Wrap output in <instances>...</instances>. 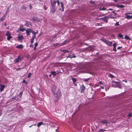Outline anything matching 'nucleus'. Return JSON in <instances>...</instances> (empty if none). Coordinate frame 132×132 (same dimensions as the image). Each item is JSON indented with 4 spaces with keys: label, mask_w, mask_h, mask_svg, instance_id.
<instances>
[{
    "label": "nucleus",
    "mask_w": 132,
    "mask_h": 132,
    "mask_svg": "<svg viewBox=\"0 0 132 132\" xmlns=\"http://www.w3.org/2000/svg\"><path fill=\"white\" fill-rule=\"evenodd\" d=\"M119 25V24L118 22H117L115 24V25L116 26H118Z\"/></svg>",
    "instance_id": "obj_41"
},
{
    "label": "nucleus",
    "mask_w": 132,
    "mask_h": 132,
    "mask_svg": "<svg viewBox=\"0 0 132 132\" xmlns=\"http://www.w3.org/2000/svg\"><path fill=\"white\" fill-rule=\"evenodd\" d=\"M23 36H20L18 37L19 39H23Z\"/></svg>",
    "instance_id": "obj_32"
},
{
    "label": "nucleus",
    "mask_w": 132,
    "mask_h": 132,
    "mask_svg": "<svg viewBox=\"0 0 132 132\" xmlns=\"http://www.w3.org/2000/svg\"><path fill=\"white\" fill-rule=\"evenodd\" d=\"M5 35L7 36V39L9 41L11 38H12V37L11 36V34L9 31H7L5 34Z\"/></svg>",
    "instance_id": "obj_2"
},
{
    "label": "nucleus",
    "mask_w": 132,
    "mask_h": 132,
    "mask_svg": "<svg viewBox=\"0 0 132 132\" xmlns=\"http://www.w3.org/2000/svg\"><path fill=\"white\" fill-rule=\"evenodd\" d=\"M80 89L81 93H84V90L85 89V87L83 84H82V86H80Z\"/></svg>",
    "instance_id": "obj_7"
},
{
    "label": "nucleus",
    "mask_w": 132,
    "mask_h": 132,
    "mask_svg": "<svg viewBox=\"0 0 132 132\" xmlns=\"http://www.w3.org/2000/svg\"><path fill=\"white\" fill-rule=\"evenodd\" d=\"M56 9L57 7L56 6H52L51 11L52 12H54L56 11Z\"/></svg>",
    "instance_id": "obj_9"
},
{
    "label": "nucleus",
    "mask_w": 132,
    "mask_h": 132,
    "mask_svg": "<svg viewBox=\"0 0 132 132\" xmlns=\"http://www.w3.org/2000/svg\"><path fill=\"white\" fill-rule=\"evenodd\" d=\"M128 14H130V13H126L125 14V15L126 16V18L128 19H130L132 18V15H128Z\"/></svg>",
    "instance_id": "obj_12"
},
{
    "label": "nucleus",
    "mask_w": 132,
    "mask_h": 132,
    "mask_svg": "<svg viewBox=\"0 0 132 132\" xmlns=\"http://www.w3.org/2000/svg\"><path fill=\"white\" fill-rule=\"evenodd\" d=\"M23 46L21 44L20 45H18L16 47V48H18L22 49L23 48Z\"/></svg>",
    "instance_id": "obj_15"
},
{
    "label": "nucleus",
    "mask_w": 132,
    "mask_h": 132,
    "mask_svg": "<svg viewBox=\"0 0 132 132\" xmlns=\"http://www.w3.org/2000/svg\"><path fill=\"white\" fill-rule=\"evenodd\" d=\"M43 122H40L39 123H38L37 124V127H38L40 126L41 125H43Z\"/></svg>",
    "instance_id": "obj_24"
},
{
    "label": "nucleus",
    "mask_w": 132,
    "mask_h": 132,
    "mask_svg": "<svg viewBox=\"0 0 132 132\" xmlns=\"http://www.w3.org/2000/svg\"><path fill=\"white\" fill-rule=\"evenodd\" d=\"M90 79L89 78L88 79H85L84 80V81H85L87 82Z\"/></svg>",
    "instance_id": "obj_34"
},
{
    "label": "nucleus",
    "mask_w": 132,
    "mask_h": 132,
    "mask_svg": "<svg viewBox=\"0 0 132 132\" xmlns=\"http://www.w3.org/2000/svg\"><path fill=\"white\" fill-rule=\"evenodd\" d=\"M117 15V13H115H115H114V16H116V15Z\"/></svg>",
    "instance_id": "obj_55"
},
{
    "label": "nucleus",
    "mask_w": 132,
    "mask_h": 132,
    "mask_svg": "<svg viewBox=\"0 0 132 132\" xmlns=\"http://www.w3.org/2000/svg\"><path fill=\"white\" fill-rule=\"evenodd\" d=\"M36 36L35 35H34V36H32V38L34 39L35 38Z\"/></svg>",
    "instance_id": "obj_48"
},
{
    "label": "nucleus",
    "mask_w": 132,
    "mask_h": 132,
    "mask_svg": "<svg viewBox=\"0 0 132 132\" xmlns=\"http://www.w3.org/2000/svg\"><path fill=\"white\" fill-rule=\"evenodd\" d=\"M112 82L113 83H116L115 85L117 84H119V82H116L114 81H112Z\"/></svg>",
    "instance_id": "obj_33"
},
{
    "label": "nucleus",
    "mask_w": 132,
    "mask_h": 132,
    "mask_svg": "<svg viewBox=\"0 0 132 132\" xmlns=\"http://www.w3.org/2000/svg\"><path fill=\"white\" fill-rule=\"evenodd\" d=\"M99 83L100 84H103L102 82L101 81H100L99 82Z\"/></svg>",
    "instance_id": "obj_53"
},
{
    "label": "nucleus",
    "mask_w": 132,
    "mask_h": 132,
    "mask_svg": "<svg viewBox=\"0 0 132 132\" xmlns=\"http://www.w3.org/2000/svg\"><path fill=\"white\" fill-rule=\"evenodd\" d=\"M22 82L24 83H25L26 84H28L27 82V81H26L25 80H23L22 81Z\"/></svg>",
    "instance_id": "obj_35"
},
{
    "label": "nucleus",
    "mask_w": 132,
    "mask_h": 132,
    "mask_svg": "<svg viewBox=\"0 0 132 132\" xmlns=\"http://www.w3.org/2000/svg\"><path fill=\"white\" fill-rule=\"evenodd\" d=\"M113 51H117V50L116 47H113Z\"/></svg>",
    "instance_id": "obj_42"
},
{
    "label": "nucleus",
    "mask_w": 132,
    "mask_h": 132,
    "mask_svg": "<svg viewBox=\"0 0 132 132\" xmlns=\"http://www.w3.org/2000/svg\"><path fill=\"white\" fill-rule=\"evenodd\" d=\"M36 47H36V46L34 48V50H35L36 49Z\"/></svg>",
    "instance_id": "obj_54"
},
{
    "label": "nucleus",
    "mask_w": 132,
    "mask_h": 132,
    "mask_svg": "<svg viewBox=\"0 0 132 132\" xmlns=\"http://www.w3.org/2000/svg\"><path fill=\"white\" fill-rule=\"evenodd\" d=\"M120 48L121 47H119L117 48V49L118 50H119L120 49Z\"/></svg>",
    "instance_id": "obj_56"
},
{
    "label": "nucleus",
    "mask_w": 132,
    "mask_h": 132,
    "mask_svg": "<svg viewBox=\"0 0 132 132\" xmlns=\"http://www.w3.org/2000/svg\"><path fill=\"white\" fill-rule=\"evenodd\" d=\"M117 7L119 8H123L124 7V6L123 5H118Z\"/></svg>",
    "instance_id": "obj_20"
},
{
    "label": "nucleus",
    "mask_w": 132,
    "mask_h": 132,
    "mask_svg": "<svg viewBox=\"0 0 132 132\" xmlns=\"http://www.w3.org/2000/svg\"><path fill=\"white\" fill-rule=\"evenodd\" d=\"M24 25L27 27H29V25L31 26L32 25L31 23L30 22L28 21H26V23L24 24Z\"/></svg>",
    "instance_id": "obj_8"
},
{
    "label": "nucleus",
    "mask_w": 132,
    "mask_h": 132,
    "mask_svg": "<svg viewBox=\"0 0 132 132\" xmlns=\"http://www.w3.org/2000/svg\"><path fill=\"white\" fill-rule=\"evenodd\" d=\"M5 86L4 85H3L2 84H0V91L2 92L3 91L4 89L5 88Z\"/></svg>",
    "instance_id": "obj_11"
},
{
    "label": "nucleus",
    "mask_w": 132,
    "mask_h": 132,
    "mask_svg": "<svg viewBox=\"0 0 132 132\" xmlns=\"http://www.w3.org/2000/svg\"><path fill=\"white\" fill-rule=\"evenodd\" d=\"M122 81H124V82H127V81L126 80H122Z\"/></svg>",
    "instance_id": "obj_52"
},
{
    "label": "nucleus",
    "mask_w": 132,
    "mask_h": 132,
    "mask_svg": "<svg viewBox=\"0 0 132 132\" xmlns=\"http://www.w3.org/2000/svg\"><path fill=\"white\" fill-rule=\"evenodd\" d=\"M26 34H27V36H28L29 35V34L28 32H27L26 31Z\"/></svg>",
    "instance_id": "obj_50"
},
{
    "label": "nucleus",
    "mask_w": 132,
    "mask_h": 132,
    "mask_svg": "<svg viewBox=\"0 0 132 132\" xmlns=\"http://www.w3.org/2000/svg\"><path fill=\"white\" fill-rule=\"evenodd\" d=\"M86 72L88 73H89V74H90L91 75H94V73L92 71L90 70H88Z\"/></svg>",
    "instance_id": "obj_17"
},
{
    "label": "nucleus",
    "mask_w": 132,
    "mask_h": 132,
    "mask_svg": "<svg viewBox=\"0 0 132 132\" xmlns=\"http://www.w3.org/2000/svg\"><path fill=\"white\" fill-rule=\"evenodd\" d=\"M56 86L55 85H53L52 90L53 93H54V92H55V91L56 90Z\"/></svg>",
    "instance_id": "obj_10"
},
{
    "label": "nucleus",
    "mask_w": 132,
    "mask_h": 132,
    "mask_svg": "<svg viewBox=\"0 0 132 132\" xmlns=\"http://www.w3.org/2000/svg\"><path fill=\"white\" fill-rule=\"evenodd\" d=\"M125 38L127 40H130V39L129 38L127 35H126L125 37Z\"/></svg>",
    "instance_id": "obj_29"
},
{
    "label": "nucleus",
    "mask_w": 132,
    "mask_h": 132,
    "mask_svg": "<svg viewBox=\"0 0 132 132\" xmlns=\"http://www.w3.org/2000/svg\"><path fill=\"white\" fill-rule=\"evenodd\" d=\"M97 25L99 26H101L102 25V24L100 23H97Z\"/></svg>",
    "instance_id": "obj_44"
},
{
    "label": "nucleus",
    "mask_w": 132,
    "mask_h": 132,
    "mask_svg": "<svg viewBox=\"0 0 132 132\" xmlns=\"http://www.w3.org/2000/svg\"><path fill=\"white\" fill-rule=\"evenodd\" d=\"M118 36L120 38H122V39H123L124 38L123 37L122 35L121 34H118Z\"/></svg>",
    "instance_id": "obj_27"
},
{
    "label": "nucleus",
    "mask_w": 132,
    "mask_h": 132,
    "mask_svg": "<svg viewBox=\"0 0 132 132\" xmlns=\"http://www.w3.org/2000/svg\"><path fill=\"white\" fill-rule=\"evenodd\" d=\"M106 10V9L104 7H103L102 8L100 7L99 8V10L100 11L101 10Z\"/></svg>",
    "instance_id": "obj_28"
},
{
    "label": "nucleus",
    "mask_w": 132,
    "mask_h": 132,
    "mask_svg": "<svg viewBox=\"0 0 132 132\" xmlns=\"http://www.w3.org/2000/svg\"><path fill=\"white\" fill-rule=\"evenodd\" d=\"M118 0H114V1L115 2H117Z\"/></svg>",
    "instance_id": "obj_59"
},
{
    "label": "nucleus",
    "mask_w": 132,
    "mask_h": 132,
    "mask_svg": "<svg viewBox=\"0 0 132 132\" xmlns=\"http://www.w3.org/2000/svg\"><path fill=\"white\" fill-rule=\"evenodd\" d=\"M32 29L30 28H28L26 30V31L28 32L29 33L31 32Z\"/></svg>",
    "instance_id": "obj_16"
},
{
    "label": "nucleus",
    "mask_w": 132,
    "mask_h": 132,
    "mask_svg": "<svg viewBox=\"0 0 132 132\" xmlns=\"http://www.w3.org/2000/svg\"><path fill=\"white\" fill-rule=\"evenodd\" d=\"M72 56L71 55H69L68 56H67V58H71Z\"/></svg>",
    "instance_id": "obj_51"
},
{
    "label": "nucleus",
    "mask_w": 132,
    "mask_h": 132,
    "mask_svg": "<svg viewBox=\"0 0 132 132\" xmlns=\"http://www.w3.org/2000/svg\"><path fill=\"white\" fill-rule=\"evenodd\" d=\"M20 69H21L20 68H18V69L17 70H20Z\"/></svg>",
    "instance_id": "obj_63"
},
{
    "label": "nucleus",
    "mask_w": 132,
    "mask_h": 132,
    "mask_svg": "<svg viewBox=\"0 0 132 132\" xmlns=\"http://www.w3.org/2000/svg\"><path fill=\"white\" fill-rule=\"evenodd\" d=\"M31 32L33 34H34V35H36V32L35 31L32 30V31H31Z\"/></svg>",
    "instance_id": "obj_39"
},
{
    "label": "nucleus",
    "mask_w": 132,
    "mask_h": 132,
    "mask_svg": "<svg viewBox=\"0 0 132 132\" xmlns=\"http://www.w3.org/2000/svg\"><path fill=\"white\" fill-rule=\"evenodd\" d=\"M109 77L111 78H113L114 77V76L113 75L111 74H109Z\"/></svg>",
    "instance_id": "obj_31"
},
{
    "label": "nucleus",
    "mask_w": 132,
    "mask_h": 132,
    "mask_svg": "<svg viewBox=\"0 0 132 132\" xmlns=\"http://www.w3.org/2000/svg\"><path fill=\"white\" fill-rule=\"evenodd\" d=\"M33 21L34 22L35 21L37 22H40L42 21V19H41L38 18L37 17H34L32 18Z\"/></svg>",
    "instance_id": "obj_5"
},
{
    "label": "nucleus",
    "mask_w": 132,
    "mask_h": 132,
    "mask_svg": "<svg viewBox=\"0 0 132 132\" xmlns=\"http://www.w3.org/2000/svg\"><path fill=\"white\" fill-rule=\"evenodd\" d=\"M90 3H94V2H93L92 1H90Z\"/></svg>",
    "instance_id": "obj_60"
},
{
    "label": "nucleus",
    "mask_w": 132,
    "mask_h": 132,
    "mask_svg": "<svg viewBox=\"0 0 132 132\" xmlns=\"http://www.w3.org/2000/svg\"><path fill=\"white\" fill-rule=\"evenodd\" d=\"M9 11V8H8L7 10L6 11L5 13H8Z\"/></svg>",
    "instance_id": "obj_46"
},
{
    "label": "nucleus",
    "mask_w": 132,
    "mask_h": 132,
    "mask_svg": "<svg viewBox=\"0 0 132 132\" xmlns=\"http://www.w3.org/2000/svg\"><path fill=\"white\" fill-rule=\"evenodd\" d=\"M56 1V3H57V5L59 6L60 5V3L59 1V0H57Z\"/></svg>",
    "instance_id": "obj_37"
},
{
    "label": "nucleus",
    "mask_w": 132,
    "mask_h": 132,
    "mask_svg": "<svg viewBox=\"0 0 132 132\" xmlns=\"http://www.w3.org/2000/svg\"><path fill=\"white\" fill-rule=\"evenodd\" d=\"M74 84L75 86H77V84H76V83H75H75L74 84Z\"/></svg>",
    "instance_id": "obj_62"
},
{
    "label": "nucleus",
    "mask_w": 132,
    "mask_h": 132,
    "mask_svg": "<svg viewBox=\"0 0 132 132\" xmlns=\"http://www.w3.org/2000/svg\"><path fill=\"white\" fill-rule=\"evenodd\" d=\"M51 73L52 75H53V76H54L56 75V73L55 71H52L51 72Z\"/></svg>",
    "instance_id": "obj_25"
},
{
    "label": "nucleus",
    "mask_w": 132,
    "mask_h": 132,
    "mask_svg": "<svg viewBox=\"0 0 132 132\" xmlns=\"http://www.w3.org/2000/svg\"><path fill=\"white\" fill-rule=\"evenodd\" d=\"M108 16H105L103 18L99 19H102L106 23L108 22Z\"/></svg>",
    "instance_id": "obj_6"
},
{
    "label": "nucleus",
    "mask_w": 132,
    "mask_h": 132,
    "mask_svg": "<svg viewBox=\"0 0 132 132\" xmlns=\"http://www.w3.org/2000/svg\"><path fill=\"white\" fill-rule=\"evenodd\" d=\"M106 130L103 129H100L98 130L97 132H104Z\"/></svg>",
    "instance_id": "obj_21"
},
{
    "label": "nucleus",
    "mask_w": 132,
    "mask_h": 132,
    "mask_svg": "<svg viewBox=\"0 0 132 132\" xmlns=\"http://www.w3.org/2000/svg\"><path fill=\"white\" fill-rule=\"evenodd\" d=\"M61 7H62V11H63L64 10V5H63V3H62V2H61Z\"/></svg>",
    "instance_id": "obj_18"
},
{
    "label": "nucleus",
    "mask_w": 132,
    "mask_h": 132,
    "mask_svg": "<svg viewBox=\"0 0 132 132\" xmlns=\"http://www.w3.org/2000/svg\"><path fill=\"white\" fill-rule=\"evenodd\" d=\"M21 26H20V27L19 28V29L22 32H23L24 31V29L23 28H21Z\"/></svg>",
    "instance_id": "obj_30"
},
{
    "label": "nucleus",
    "mask_w": 132,
    "mask_h": 132,
    "mask_svg": "<svg viewBox=\"0 0 132 132\" xmlns=\"http://www.w3.org/2000/svg\"><path fill=\"white\" fill-rule=\"evenodd\" d=\"M31 75V73H29V75L27 77L28 78H29L30 77Z\"/></svg>",
    "instance_id": "obj_43"
},
{
    "label": "nucleus",
    "mask_w": 132,
    "mask_h": 132,
    "mask_svg": "<svg viewBox=\"0 0 132 132\" xmlns=\"http://www.w3.org/2000/svg\"><path fill=\"white\" fill-rule=\"evenodd\" d=\"M72 55H73V56H72V57H71V58H75L76 57V56L73 53V54Z\"/></svg>",
    "instance_id": "obj_38"
},
{
    "label": "nucleus",
    "mask_w": 132,
    "mask_h": 132,
    "mask_svg": "<svg viewBox=\"0 0 132 132\" xmlns=\"http://www.w3.org/2000/svg\"><path fill=\"white\" fill-rule=\"evenodd\" d=\"M105 15V14H103V15H100V16H103L104 15Z\"/></svg>",
    "instance_id": "obj_61"
},
{
    "label": "nucleus",
    "mask_w": 132,
    "mask_h": 132,
    "mask_svg": "<svg viewBox=\"0 0 132 132\" xmlns=\"http://www.w3.org/2000/svg\"><path fill=\"white\" fill-rule=\"evenodd\" d=\"M101 88L102 89H103L104 88L103 86H101Z\"/></svg>",
    "instance_id": "obj_57"
},
{
    "label": "nucleus",
    "mask_w": 132,
    "mask_h": 132,
    "mask_svg": "<svg viewBox=\"0 0 132 132\" xmlns=\"http://www.w3.org/2000/svg\"><path fill=\"white\" fill-rule=\"evenodd\" d=\"M116 87H118L119 88H121V85H120V82H119V84H117L116 85H115Z\"/></svg>",
    "instance_id": "obj_26"
},
{
    "label": "nucleus",
    "mask_w": 132,
    "mask_h": 132,
    "mask_svg": "<svg viewBox=\"0 0 132 132\" xmlns=\"http://www.w3.org/2000/svg\"><path fill=\"white\" fill-rule=\"evenodd\" d=\"M13 98L16 100L17 101H20V98L19 97H14V98Z\"/></svg>",
    "instance_id": "obj_19"
},
{
    "label": "nucleus",
    "mask_w": 132,
    "mask_h": 132,
    "mask_svg": "<svg viewBox=\"0 0 132 132\" xmlns=\"http://www.w3.org/2000/svg\"><path fill=\"white\" fill-rule=\"evenodd\" d=\"M50 2L52 5V6H56L55 5L56 3V1H54L53 2H52L51 1Z\"/></svg>",
    "instance_id": "obj_13"
},
{
    "label": "nucleus",
    "mask_w": 132,
    "mask_h": 132,
    "mask_svg": "<svg viewBox=\"0 0 132 132\" xmlns=\"http://www.w3.org/2000/svg\"><path fill=\"white\" fill-rule=\"evenodd\" d=\"M23 94V92H20L19 95L17 96L19 97H21L22 96Z\"/></svg>",
    "instance_id": "obj_22"
},
{
    "label": "nucleus",
    "mask_w": 132,
    "mask_h": 132,
    "mask_svg": "<svg viewBox=\"0 0 132 132\" xmlns=\"http://www.w3.org/2000/svg\"><path fill=\"white\" fill-rule=\"evenodd\" d=\"M72 79L73 82V84H74L76 81L77 80L76 79L74 78H72Z\"/></svg>",
    "instance_id": "obj_23"
},
{
    "label": "nucleus",
    "mask_w": 132,
    "mask_h": 132,
    "mask_svg": "<svg viewBox=\"0 0 132 132\" xmlns=\"http://www.w3.org/2000/svg\"><path fill=\"white\" fill-rule=\"evenodd\" d=\"M63 52H64L65 53H69V51L67 50H64Z\"/></svg>",
    "instance_id": "obj_40"
},
{
    "label": "nucleus",
    "mask_w": 132,
    "mask_h": 132,
    "mask_svg": "<svg viewBox=\"0 0 132 132\" xmlns=\"http://www.w3.org/2000/svg\"><path fill=\"white\" fill-rule=\"evenodd\" d=\"M21 59V55H19L16 59L14 60V64H16V63L19 62Z\"/></svg>",
    "instance_id": "obj_3"
},
{
    "label": "nucleus",
    "mask_w": 132,
    "mask_h": 132,
    "mask_svg": "<svg viewBox=\"0 0 132 132\" xmlns=\"http://www.w3.org/2000/svg\"><path fill=\"white\" fill-rule=\"evenodd\" d=\"M103 41L107 45L109 46H111L112 45V42L106 40H104Z\"/></svg>",
    "instance_id": "obj_4"
},
{
    "label": "nucleus",
    "mask_w": 132,
    "mask_h": 132,
    "mask_svg": "<svg viewBox=\"0 0 132 132\" xmlns=\"http://www.w3.org/2000/svg\"><path fill=\"white\" fill-rule=\"evenodd\" d=\"M109 10H113V9L111 8H110L109 9Z\"/></svg>",
    "instance_id": "obj_58"
},
{
    "label": "nucleus",
    "mask_w": 132,
    "mask_h": 132,
    "mask_svg": "<svg viewBox=\"0 0 132 132\" xmlns=\"http://www.w3.org/2000/svg\"><path fill=\"white\" fill-rule=\"evenodd\" d=\"M34 39H31L30 42L31 44H32L34 43Z\"/></svg>",
    "instance_id": "obj_36"
},
{
    "label": "nucleus",
    "mask_w": 132,
    "mask_h": 132,
    "mask_svg": "<svg viewBox=\"0 0 132 132\" xmlns=\"http://www.w3.org/2000/svg\"><path fill=\"white\" fill-rule=\"evenodd\" d=\"M113 47H116V43H114L113 44Z\"/></svg>",
    "instance_id": "obj_45"
},
{
    "label": "nucleus",
    "mask_w": 132,
    "mask_h": 132,
    "mask_svg": "<svg viewBox=\"0 0 132 132\" xmlns=\"http://www.w3.org/2000/svg\"><path fill=\"white\" fill-rule=\"evenodd\" d=\"M30 47H32L33 48L34 47V45L32 44H31V45H30Z\"/></svg>",
    "instance_id": "obj_49"
},
{
    "label": "nucleus",
    "mask_w": 132,
    "mask_h": 132,
    "mask_svg": "<svg viewBox=\"0 0 132 132\" xmlns=\"http://www.w3.org/2000/svg\"><path fill=\"white\" fill-rule=\"evenodd\" d=\"M112 12H113V13H115V12L114 11H112Z\"/></svg>",
    "instance_id": "obj_64"
},
{
    "label": "nucleus",
    "mask_w": 132,
    "mask_h": 132,
    "mask_svg": "<svg viewBox=\"0 0 132 132\" xmlns=\"http://www.w3.org/2000/svg\"><path fill=\"white\" fill-rule=\"evenodd\" d=\"M53 93L55 98V102H56L60 98L61 96V90L59 89H58L57 90L56 93L54 92Z\"/></svg>",
    "instance_id": "obj_1"
},
{
    "label": "nucleus",
    "mask_w": 132,
    "mask_h": 132,
    "mask_svg": "<svg viewBox=\"0 0 132 132\" xmlns=\"http://www.w3.org/2000/svg\"><path fill=\"white\" fill-rule=\"evenodd\" d=\"M34 45L35 46L37 47L38 45V44L37 43H36Z\"/></svg>",
    "instance_id": "obj_47"
},
{
    "label": "nucleus",
    "mask_w": 132,
    "mask_h": 132,
    "mask_svg": "<svg viewBox=\"0 0 132 132\" xmlns=\"http://www.w3.org/2000/svg\"><path fill=\"white\" fill-rule=\"evenodd\" d=\"M100 122L103 124H105V125L106 126L107 125L108 123L106 120H101V121Z\"/></svg>",
    "instance_id": "obj_14"
}]
</instances>
